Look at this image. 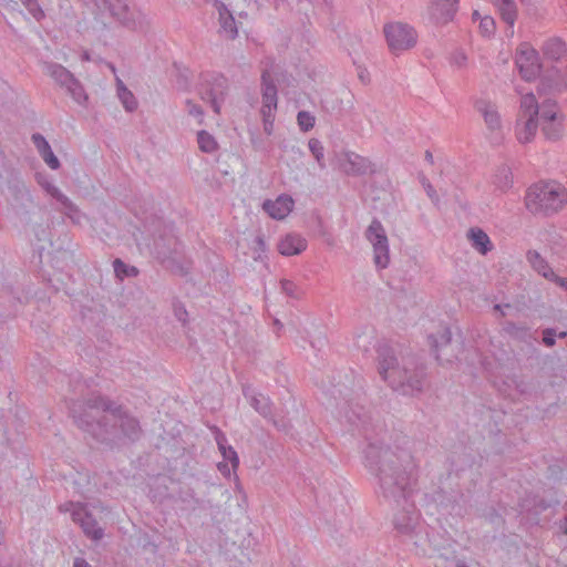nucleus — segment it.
<instances>
[{
    "mask_svg": "<svg viewBox=\"0 0 567 567\" xmlns=\"http://www.w3.org/2000/svg\"><path fill=\"white\" fill-rule=\"evenodd\" d=\"M502 330L506 336L516 341L528 342L532 339L530 328L525 323L506 321L503 323Z\"/></svg>",
    "mask_w": 567,
    "mask_h": 567,
    "instance_id": "29",
    "label": "nucleus"
},
{
    "mask_svg": "<svg viewBox=\"0 0 567 567\" xmlns=\"http://www.w3.org/2000/svg\"><path fill=\"white\" fill-rule=\"evenodd\" d=\"M61 207L59 210L63 213L73 224L81 225L87 219L86 215L66 196L59 195Z\"/></svg>",
    "mask_w": 567,
    "mask_h": 567,
    "instance_id": "27",
    "label": "nucleus"
},
{
    "mask_svg": "<svg viewBox=\"0 0 567 567\" xmlns=\"http://www.w3.org/2000/svg\"><path fill=\"white\" fill-rule=\"evenodd\" d=\"M466 237L471 246L481 255H487L493 249V244L488 235L478 227L470 228Z\"/></svg>",
    "mask_w": 567,
    "mask_h": 567,
    "instance_id": "24",
    "label": "nucleus"
},
{
    "mask_svg": "<svg viewBox=\"0 0 567 567\" xmlns=\"http://www.w3.org/2000/svg\"><path fill=\"white\" fill-rule=\"evenodd\" d=\"M551 281H555L559 287L565 289L567 291V278H561L555 275V277L551 279Z\"/></svg>",
    "mask_w": 567,
    "mask_h": 567,
    "instance_id": "54",
    "label": "nucleus"
},
{
    "mask_svg": "<svg viewBox=\"0 0 567 567\" xmlns=\"http://www.w3.org/2000/svg\"><path fill=\"white\" fill-rule=\"evenodd\" d=\"M62 513H70L72 520L78 524L83 533L93 540H100L104 536V530L99 526L95 518L87 511L86 505L82 503L65 502L59 506Z\"/></svg>",
    "mask_w": 567,
    "mask_h": 567,
    "instance_id": "7",
    "label": "nucleus"
},
{
    "mask_svg": "<svg viewBox=\"0 0 567 567\" xmlns=\"http://www.w3.org/2000/svg\"><path fill=\"white\" fill-rule=\"evenodd\" d=\"M493 184L501 192H507L513 186V173L507 165L499 166L493 178Z\"/></svg>",
    "mask_w": 567,
    "mask_h": 567,
    "instance_id": "33",
    "label": "nucleus"
},
{
    "mask_svg": "<svg viewBox=\"0 0 567 567\" xmlns=\"http://www.w3.org/2000/svg\"><path fill=\"white\" fill-rule=\"evenodd\" d=\"M451 64L457 69H464L467 65V55L462 50H456L451 55Z\"/></svg>",
    "mask_w": 567,
    "mask_h": 567,
    "instance_id": "47",
    "label": "nucleus"
},
{
    "mask_svg": "<svg viewBox=\"0 0 567 567\" xmlns=\"http://www.w3.org/2000/svg\"><path fill=\"white\" fill-rule=\"evenodd\" d=\"M511 306L508 303L502 306V305H495L494 310L499 311L502 316H505V312L503 311V308H509Z\"/></svg>",
    "mask_w": 567,
    "mask_h": 567,
    "instance_id": "57",
    "label": "nucleus"
},
{
    "mask_svg": "<svg viewBox=\"0 0 567 567\" xmlns=\"http://www.w3.org/2000/svg\"><path fill=\"white\" fill-rule=\"evenodd\" d=\"M393 524L395 529L403 535H412L417 525V515L412 505L404 507L402 512L395 514Z\"/></svg>",
    "mask_w": 567,
    "mask_h": 567,
    "instance_id": "21",
    "label": "nucleus"
},
{
    "mask_svg": "<svg viewBox=\"0 0 567 567\" xmlns=\"http://www.w3.org/2000/svg\"><path fill=\"white\" fill-rule=\"evenodd\" d=\"M539 104L533 93L524 94L520 99L518 116H538Z\"/></svg>",
    "mask_w": 567,
    "mask_h": 567,
    "instance_id": "37",
    "label": "nucleus"
},
{
    "mask_svg": "<svg viewBox=\"0 0 567 567\" xmlns=\"http://www.w3.org/2000/svg\"><path fill=\"white\" fill-rule=\"evenodd\" d=\"M567 204V189L556 182L532 185L525 196V206L534 215L551 216Z\"/></svg>",
    "mask_w": 567,
    "mask_h": 567,
    "instance_id": "5",
    "label": "nucleus"
},
{
    "mask_svg": "<svg viewBox=\"0 0 567 567\" xmlns=\"http://www.w3.org/2000/svg\"><path fill=\"white\" fill-rule=\"evenodd\" d=\"M555 336H556V331L551 328H547L543 331V342L547 346V347H553L555 346L556 343V340H555Z\"/></svg>",
    "mask_w": 567,
    "mask_h": 567,
    "instance_id": "51",
    "label": "nucleus"
},
{
    "mask_svg": "<svg viewBox=\"0 0 567 567\" xmlns=\"http://www.w3.org/2000/svg\"><path fill=\"white\" fill-rule=\"evenodd\" d=\"M365 238L373 247V260L378 268L384 269L390 262L389 240L381 221L374 218L365 230Z\"/></svg>",
    "mask_w": 567,
    "mask_h": 567,
    "instance_id": "8",
    "label": "nucleus"
},
{
    "mask_svg": "<svg viewBox=\"0 0 567 567\" xmlns=\"http://www.w3.org/2000/svg\"><path fill=\"white\" fill-rule=\"evenodd\" d=\"M540 131L548 142H557L565 135V117L540 123Z\"/></svg>",
    "mask_w": 567,
    "mask_h": 567,
    "instance_id": "26",
    "label": "nucleus"
},
{
    "mask_svg": "<svg viewBox=\"0 0 567 567\" xmlns=\"http://www.w3.org/2000/svg\"><path fill=\"white\" fill-rule=\"evenodd\" d=\"M197 142L200 151L205 153H213L217 148V143L214 136L206 131L198 132Z\"/></svg>",
    "mask_w": 567,
    "mask_h": 567,
    "instance_id": "39",
    "label": "nucleus"
},
{
    "mask_svg": "<svg viewBox=\"0 0 567 567\" xmlns=\"http://www.w3.org/2000/svg\"><path fill=\"white\" fill-rule=\"evenodd\" d=\"M478 18H480L478 12H477V11H474V12H473V19H474V20H476V19H478Z\"/></svg>",
    "mask_w": 567,
    "mask_h": 567,
    "instance_id": "61",
    "label": "nucleus"
},
{
    "mask_svg": "<svg viewBox=\"0 0 567 567\" xmlns=\"http://www.w3.org/2000/svg\"><path fill=\"white\" fill-rule=\"evenodd\" d=\"M174 315L177 318L178 321H181L183 324H185L188 320V312L185 308V306L181 302H174Z\"/></svg>",
    "mask_w": 567,
    "mask_h": 567,
    "instance_id": "50",
    "label": "nucleus"
},
{
    "mask_svg": "<svg viewBox=\"0 0 567 567\" xmlns=\"http://www.w3.org/2000/svg\"><path fill=\"white\" fill-rule=\"evenodd\" d=\"M308 147L313 157L316 158L319 167L321 169L326 168L324 148L322 143L318 138H310L308 142Z\"/></svg>",
    "mask_w": 567,
    "mask_h": 567,
    "instance_id": "40",
    "label": "nucleus"
},
{
    "mask_svg": "<svg viewBox=\"0 0 567 567\" xmlns=\"http://www.w3.org/2000/svg\"><path fill=\"white\" fill-rule=\"evenodd\" d=\"M74 422L96 442L121 446L140 437V422L127 410L101 396L92 395L71 408Z\"/></svg>",
    "mask_w": 567,
    "mask_h": 567,
    "instance_id": "1",
    "label": "nucleus"
},
{
    "mask_svg": "<svg viewBox=\"0 0 567 567\" xmlns=\"http://www.w3.org/2000/svg\"><path fill=\"white\" fill-rule=\"evenodd\" d=\"M214 8L218 13V33L227 40H235L238 37V27L233 12L220 0L214 1Z\"/></svg>",
    "mask_w": 567,
    "mask_h": 567,
    "instance_id": "16",
    "label": "nucleus"
},
{
    "mask_svg": "<svg viewBox=\"0 0 567 567\" xmlns=\"http://www.w3.org/2000/svg\"><path fill=\"white\" fill-rule=\"evenodd\" d=\"M280 286H281V291L288 296V297H291L293 299H300L301 298V290L299 289V287L292 282L291 280H288V279H282L280 281Z\"/></svg>",
    "mask_w": 567,
    "mask_h": 567,
    "instance_id": "42",
    "label": "nucleus"
},
{
    "mask_svg": "<svg viewBox=\"0 0 567 567\" xmlns=\"http://www.w3.org/2000/svg\"><path fill=\"white\" fill-rule=\"evenodd\" d=\"M379 373L389 385L403 394L414 395L422 392L425 369L412 358L398 360L393 348L381 344L378 348Z\"/></svg>",
    "mask_w": 567,
    "mask_h": 567,
    "instance_id": "4",
    "label": "nucleus"
},
{
    "mask_svg": "<svg viewBox=\"0 0 567 567\" xmlns=\"http://www.w3.org/2000/svg\"><path fill=\"white\" fill-rule=\"evenodd\" d=\"M7 196L14 207L25 206L32 202V196L23 181L13 178L7 185Z\"/></svg>",
    "mask_w": 567,
    "mask_h": 567,
    "instance_id": "20",
    "label": "nucleus"
},
{
    "mask_svg": "<svg viewBox=\"0 0 567 567\" xmlns=\"http://www.w3.org/2000/svg\"><path fill=\"white\" fill-rule=\"evenodd\" d=\"M516 65L519 74L526 81L534 80L540 71L538 53L535 49L524 43L516 51Z\"/></svg>",
    "mask_w": 567,
    "mask_h": 567,
    "instance_id": "11",
    "label": "nucleus"
},
{
    "mask_svg": "<svg viewBox=\"0 0 567 567\" xmlns=\"http://www.w3.org/2000/svg\"><path fill=\"white\" fill-rule=\"evenodd\" d=\"M21 2L37 21H40L44 17V12L37 0H21Z\"/></svg>",
    "mask_w": 567,
    "mask_h": 567,
    "instance_id": "43",
    "label": "nucleus"
},
{
    "mask_svg": "<svg viewBox=\"0 0 567 567\" xmlns=\"http://www.w3.org/2000/svg\"><path fill=\"white\" fill-rule=\"evenodd\" d=\"M561 117H565V115L560 111L556 101L546 99L539 104V112L537 116V120L539 118V123L554 121Z\"/></svg>",
    "mask_w": 567,
    "mask_h": 567,
    "instance_id": "30",
    "label": "nucleus"
},
{
    "mask_svg": "<svg viewBox=\"0 0 567 567\" xmlns=\"http://www.w3.org/2000/svg\"><path fill=\"white\" fill-rule=\"evenodd\" d=\"M114 272L116 277L121 280L127 277H136L140 270L134 266H128L123 262L121 259H115L113 261Z\"/></svg>",
    "mask_w": 567,
    "mask_h": 567,
    "instance_id": "38",
    "label": "nucleus"
},
{
    "mask_svg": "<svg viewBox=\"0 0 567 567\" xmlns=\"http://www.w3.org/2000/svg\"><path fill=\"white\" fill-rule=\"evenodd\" d=\"M255 243L260 251L264 252L266 250V241L262 236H257Z\"/></svg>",
    "mask_w": 567,
    "mask_h": 567,
    "instance_id": "55",
    "label": "nucleus"
},
{
    "mask_svg": "<svg viewBox=\"0 0 567 567\" xmlns=\"http://www.w3.org/2000/svg\"><path fill=\"white\" fill-rule=\"evenodd\" d=\"M338 168L348 176L373 175L377 173L375 164L365 156L352 151H342L336 154Z\"/></svg>",
    "mask_w": 567,
    "mask_h": 567,
    "instance_id": "10",
    "label": "nucleus"
},
{
    "mask_svg": "<svg viewBox=\"0 0 567 567\" xmlns=\"http://www.w3.org/2000/svg\"><path fill=\"white\" fill-rule=\"evenodd\" d=\"M458 0H432L429 7L431 20L437 25H445L454 20Z\"/></svg>",
    "mask_w": 567,
    "mask_h": 567,
    "instance_id": "13",
    "label": "nucleus"
},
{
    "mask_svg": "<svg viewBox=\"0 0 567 567\" xmlns=\"http://www.w3.org/2000/svg\"><path fill=\"white\" fill-rule=\"evenodd\" d=\"M215 441L225 461H229L234 471L239 466V457L233 446L227 444L226 435L216 426L213 427Z\"/></svg>",
    "mask_w": 567,
    "mask_h": 567,
    "instance_id": "25",
    "label": "nucleus"
},
{
    "mask_svg": "<svg viewBox=\"0 0 567 567\" xmlns=\"http://www.w3.org/2000/svg\"><path fill=\"white\" fill-rule=\"evenodd\" d=\"M245 396L248 398L250 405L265 419L271 420L272 424L277 426L279 430H286L285 424H279L276 420L272 417V406L270 399L262 395V394H256V393H248L247 391L244 392Z\"/></svg>",
    "mask_w": 567,
    "mask_h": 567,
    "instance_id": "22",
    "label": "nucleus"
},
{
    "mask_svg": "<svg viewBox=\"0 0 567 567\" xmlns=\"http://www.w3.org/2000/svg\"><path fill=\"white\" fill-rule=\"evenodd\" d=\"M339 415L348 423L360 426L364 425L369 419L365 408L359 403L344 402L339 408Z\"/></svg>",
    "mask_w": 567,
    "mask_h": 567,
    "instance_id": "19",
    "label": "nucleus"
},
{
    "mask_svg": "<svg viewBox=\"0 0 567 567\" xmlns=\"http://www.w3.org/2000/svg\"><path fill=\"white\" fill-rule=\"evenodd\" d=\"M425 159H426L430 164H433V163H434L433 154H432L430 151H426V152H425Z\"/></svg>",
    "mask_w": 567,
    "mask_h": 567,
    "instance_id": "58",
    "label": "nucleus"
},
{
    "mask_svg": "<svg viewBox=\"0 0 567 567\" xmlns=\"http://www.w3.org/2000/svg\"><path fill=\"white\" fill-rule=\"evenodd\" d=\"M526 257L533 269L544 278L551 280L555 277V272L538 251L529 250Z\"/></svg>",
    "mask_w": 567,
    "mask_h": 567,
    "instance_id": "31",
    "label": "nucleus"
},
{
    "mask_svg": "<svg viewBox=\"0 0 567 567\" xmlns=\"http://www.w3.org/2000/svg\"><path fill=\"white\" fill-rule=\"evenodd\" d=\"M421 184H422L426 195L432 200V203L437 206L440 204V197H439L436 190L434 189L433 185L424 176L421 177Z\"/></svg>",
    "mask_w": 567,
    "mask_h": 567,
    "instance_id": "46",
    "label": "nucleus"
},
{
    "mask_svg": "<svg viewBox=\"0 0 567 567\" xmlns=\"http://www.w3.org/2000/svg\"><path fill=\"white\" fill-rule=\"evenodd\" d=\"M452 333L447 327H443L436 334L429 336V342L435 352L436 359L440 360V350L451 343Z\"/></svg>",
    "mask_w": 567,
    "mask_h": 567,
    "instance_id": "32",
    "label": "nucleus"
},
{
    "mask_svg": "<svg viewBox=\"0 0 567 567\" xmlns=\"http://www.w3.org/2000/svg\"><path fill=\"white\" fill-rule=\"evenodd\" d=\"M495 7H497L503 21L509 27H513L517 19V6L515 0H501Z\"/></svg>",
    "mask_w": 567,
    "mask_h": 567,
    "instance_id": "35",
    "label": "nucleus"
},
{
    "mask_svg": "<svg viewBox=\"0 0 567 567\" xmlns=\"http://www.w3.org/2000/svg\"><path fill=\"white\" fill-rule=\"evenodd\" d=\"M297 122L299 125V128L302 132H309L313 128L316 123V117L308 111H300L297 115Z\"/></svg>",
    "mask_w": 567,
    "mask_h": 567,
    "instance_id": "41",
    "label": "nucleus"
},
{
    "mask_svg": "<svg viewBox=\"0 0 567 567\" xmlns=\"http://www.w3.org/2000/svg\"><path fill=\"white\" fill-rule=\"evenodd\" d=\"M557 336H558V338L564 339V338L567 337V332L566 331H561Z\"/></svg>",
    "mask_w": 567,
    "mask_h": 567,
    "instance_id": "60",
    "label": "nucleus"
},
{
    "mask_svg": "<svg viewBox=\"0 0 567 567\" xmlns=\"http://www.w3.org/2000/svg\"><path fill=\"white\" fill-rule=\"evenodd\" d=\"M44 163L51 168V169H58L60 167V161L52 152V148L40 155Z\"/></svg>",
    "mask_w": 567,
    "mask_h": 567,
    "instance_id": "48",
    "label": "nucleus"
},
{
    "mask_svg": "<svg viewBox=\"0 0 567 567\" xmlns=\"http://www.w3.org/2000/svg\"><path fill=\"white\" fill-rule=\"evenodd\" d=\"M370 344H371V341H369V342H368V344H364V346H363V349H364V350H368V348H369V346H370Z\"/></svg>",
    "mask_w": 567,
    "mask_h": 567,
    "instance_id": "62",
    "label": "nucleus"
},
{
    "mask_svg": "<svg viewBox=\"0 0 567 567\" xmlns=\"http://www.w3.org/2000/svg\"><path fill=\"white\" fill-rule=\"evenodd\" d=\"M110 69L112 70L113 73H115V66L114 65H110Z\"/></svg>",
    "mask_w": 567,
    "mask_h": 567,
    "instance_id": "63",
    "label": "nucleus"
},
{
    "mask_svg": "<svg viewBox=\"0 0 567 567\" xmlns=\"http://www.w3.org/2000/svg\"><path fill=\"white\" fill-rule=\"evenodd\" d=\"M31 140L40 155H42L43 153H45L47 151H49L51 148V146L48 143V141L45 140V137L43 135H41L40 133H34L32 135Z\"/></svg>",
    "mask_w": 567,
    "mask_h": 567,
    "instance_id": "45",
    "label": "nucleus"
},
{
    "mask_svg": "<svg viewBox=\"0 0 567 567\" xmlns=\"http://www.w3.org/2000/svg\"><path fill=\"white\" fill-rule=\"evenodd\" d=\"M277 248L284 256L299 255L306 250L307 240L298 234H287L279 240Z\"/></svg>",
    "mask_w": 567,
    "mask_h": 567,
    "instance_id": "23",
    "label": "nucleus"
},
{
    "mask_svg": "<svg viewBox=\"0 0 567 567\" xmlns=\"http://www.w3.org/2000/svg\"><path fill=\"white\" fill-rule=\"evenodd\" d=\"M474 109L481 114L488 131L499 133L502 131V117L497 105L488 99H477Z\"/></svg>",
    "mask_w": 567,
    "mask_h": 567,
    "instance_id": "14",
    "label": "nucleus"
},
{
    "mask_svg": "<svg viewBox=\"0 0 567 567\" xmlns=\"http://www.w3.org/2000/svg\"><path fill=\"white\" fill-rule=\"evenodd\" d=\"M480 30L484 35H491L495 30V22L491 17L481 19Z\"/></svg>",
    "mask_w": 567,
    "mask_h": 567,
    "instance_id": "49",
    "label": "nucleus"
},
{
    "mask_svg": "<svg viewBox=\"0 0 567 567\" xmlns=\"http://www.w3.org/2000/svg\"><path fill=\"white\" fill-rule=\"evenodd\" d=\"M293 204V199L290 196L280 195L275 200H265L262 208L271 218L281 220L291 213Z\"/></svg>",
    "mask_w": 567,
    "mask_h": 567,
    "instance_id": "17",
    "label": "nucleus"
},
{
    "mask_svg": "<svg viewBox=\"0 0 567 567\" xmlns=\"http://www.w3.org/2000/svg\"><path fill=\"white\" fill-rule=\"evenodd\" d=\"M187 112L189 115L200 117L203 116V110L199 105L195 104L193 101H186Z\"/></svg>",
    "mask_w": 567,
    "mask_h": 567,
    "instance_id": "52",
    "label": "nucleus"
},
{
    "mask_svg": "<svg viewBox=\"0 0 567 567\" xmlns=\"http://www.w3.org/2000/svg\"><path fill=\"white\" fill-rule=\"evenodd\" d=\"M148 233L147 247L161 265L173 275L184 277L192 268V261L183 254L182 245L173 235V228L162 217L150 216L144 223Z\"/></svg>",
    "mask_w": 567,
    "mask_h": 567,
    "instance_id": "3",
    "label": "nucleus"
},
{
    "mask_svg": "<svg viewBox=\"0 0 567 567\" xmlns=\"http://www.w3.org/2000/svg\"><path fill=\"white\" fill-rule=\"evenodd\" d=\"M383 31L388 45L393 53L410 50L417 42L416 31L401 22L385 24Z\"/></svg>",
    "mask_w": 567,
    "mask_h": 567,
    "instance_id": "9",
    "label": "nucleus"
},
{
    "mask_svg": "<svg viewBox=\"0 0 567 567\" xmlns=\"http://www.w3.org/2000/svg\"><path fill=\"white\" fill-rule=\"evenodd\" d=\"M262 82V106L261 114L264 117V122L266 124L269 122L270 117L275 116V112L277 110V87L271 80L269 72L265 71L261 75Z\"/></svg>",
    "mask_w": 567,
    "mask_h": 567,
    "instance_id": "15",
    "label": "nucleus"
},
{
    "mask_svg": "<svg viewBox=\"0 0 567 567\" xmlns=\"http://www.w3.org/2000/svg\"><path fill=\"white\" fill-rule=\"evenodd\" d=\"M537 116H518L515 124V136L520 144L530 143L537 132Z\"/></svg>",
    "mask_w": 567,
    "mask_h": 567,
    "instance_id": "18",
    "label": "nucleus"
},
{
    "mask_svg": "<svg viewBox=\"0 0 567 567\" xmlns=\"http://www.w3.org/2000/svg\"><path fill=\"white\" fill-rule=\"evenodd\" d=\"M368 467L377 475L384 497L395 502L410 492L416 464L405 447L370 443L364 451Z\"/></svg>",
    "mask_w": 567,
    "mask_h": 567,
    "instance_id": "2",
    "label": "nucleus"
},
{
    "mask_svg": "<svg viewBox=\"0 0 567 567\" xmlns=\"http://www.w3.org/2000/svg\"><path fill=\"white\" fill-rule=\"evenodd\" d=\"M116 92L121 103L127 112H132L137 107V101L135 96L130 90H127L118 76H116Z\"/></svg>",
    "mask_w": 567,
    "mask_h": 567,
    "instance_id": "36",
    "label": "nucleus"
},
{
    "mask_svg": "<svg viewBox=\"0 0 567 567\" xmlns=\"http://www.w3.org/2000/svg\"><path fill=\"white\" fill-rule=\"evenodd\" d=\"M73 567H91V565L82 557H75L73 560Z\"/></svg>",
    "mask_w": 567,
    "mask_h": 567,
    "instance_id": "53",
    "label": "nucleus"
},
{
    "mask_svg": "<svg viewBox=\"0 0 567 567\" xmlns=\"http://www.w3.org/2000/svg\"><path fill=\"white\" fill-rule=\"evenodd\" d=\"M542 50L547 59L558 61L567 53V45L563 39L554 37L544 42Z\"/></svg>",
    "mask_w": 567,
    "mask_h": 567,
    "instance_id": "28",
    "label": "nucleus"
},
{
    "mask_svg": "<svg viewBox=\"0 0 567 567\" xmlns=\"http://www.w3.org/2000/svg\"><path fill=\"white\" fill-rule=\"evenodd\" d=\"M217 467L221 474H224L226 476H228L230 474L227 463L220 462V463H218Z\"/></svg>",
    "mask_w": 567,
    "mask_h": 567,
    "instance_id": "56",
    "label": "nucleus"
},
{
    "mask_svg": "<svg viewBox=\"0 0 567 567\" xmlns=\"http://www.w3.org/2000/svg\"><path fill=\"white\" fill-rule=\"evenodd\" d=\"M38 183L42 186V188L53 197L58 203L60 202L59 195H64L54 184L47 181L45 178L38 177Z\"/></svg>",
    "mask_w": 567,
    "mask_h": 567,
    "instance_id": "44",
    "label": "nucleus"
},
{
    "mask_svg": "<svg viewBox=\"0 0 567 567\" xmlns=\"http://www.w3.org/2000/svg\"><path fill=\"white\" fill-rule=\"evenodd\" d=\"M44 73L49 75L60 87H62L72 100L84 105L87 95L81 82L62 64L55 62H45L43 65Z\"/></svg>",
    "mask_w": 567,
    "mask_h": 567,
    "instance_id": "6",
    "label": "nucleus"
},
{
    "mask_svg": "<svg viewBox=\"0 0 567 567\" xmlns=\"http://www.w3.org/2000/svg\"><path fill=\"white\" fill-rule=\"evenodd\" d=\"M457 567H467L465 564H457Z\"/></svg>",
    "mask_w": 567,
    "mask_h": 567,
    "instance_id": "64",
    "label": "nucleus"
},
{
    "mask_svg": "<svg viewBox=\"0 0 567 567\" xmlns=\"http://www.w3.org/2000/svg\"><path fill=\"white\" fill-rule=\"evenodd\" d=\"M110 13L120 22L125 23L130 19L127 0H104Z\"/></svg>",
    "mask_w": 567,
    "mask_h": 567,
    "instance_id": "34",
    "label": "nucleus"
},
{
    "mask_svg": "<svg viewBox=\"0 0 567 567\" xmlns=\"http://www.w3.org/2000/svg\"><path fill=\"white\" fill-rule=\"evenodd\" d=\"M228 91V81L224 75H215L202 86L199 94L203 101L210 103L215 113H220V105Z\"/></svg>",
    "mask_w": 567,
    "mask_h": 567,
    "instance_id": "12",
    "label": "nucleus"
},
{
    "mask_svg": "<svg viewBox=\"0 0 567 567\" xmlns=\"http://www.w3.org/2000/svg\"><path fill=\"white\" fill-rule=\"evenodd\" d=\"M272 120H274V117H270L269 122L267 124L265 123V131L268 133L270 132V126L272 125Z\"/></svg>",
    "mask_w": 567,
    "mask_h": 567,
    "instance_id": "59",
    "label": "nucleus"
}]
</instances>
